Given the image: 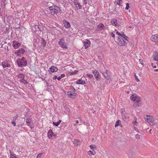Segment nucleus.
I'll use <instances>...</instances> for the list:
<instances>
[{
    "label": "nucleus",
    "mask_w": 158,
    "mask_h": 158,
    "mask_svg": "<svg viewBox=\"0 0 158 158\" xmlns=\"http://www.w3.org/2000/svg\"><path fill=\"white\" fill-rule=\"evenodd\" d=\"M10 158H19L18 157L16 156L15 155H14L13 153L11 152H10Z\"/></svg>",
    "instance_id": "31"
},
{
    "label": "nucleus",
    "mask_w": 158,
    "mask_h": 158,
    "mask_svg": "<svg viewBox=\"0 0 158 158\" xmlns=\"http://www.w3.org/2000/svg\"><path fill=\"white\" fill-rule=\"evenodd\" d=\"M70 87L71 89H72V90H73V91H72V92H74L76 91L75 89L74 88L73 86H71Z\"/></svg>",
    "instance_id": "36"
},
{
    "label": "nucleus",
    "mask_w": 158,
    "mask_h": 158,
    "mask_svg": "<svg viewBox=\"0 0 158 158\" xmlns=\"http://www.w3.org/2000/svg\"><path fill=\"white\" fill-rule=\"evenodd\" d=\"M67 110L68 111H69L70 110L69 108H68V109Z\"/></svg>",
    "instance_id": "62"
},
{
    "label": "nucleus",
    "mask_w": 158,
    "mask_h": 158,
    "mask_svg": "<svg viewBox=\"0 0 158 158\" xmlns=\"http://www.w3.org/2000/svg\"><path fill=\"white\" fill-rule=\"evenodd\" d=\"M76 83L77 84L84 85L85 84V82L84 81H82L81 79H79L76 81Z\"/></svg>",
    "instance_id": "21"
},
{
    "label": "nucleus",
    "mask_w": 158,
    "mask_h": 158,
    "mask_svg": "<svg viewBox=\"0 0 158 158\" xmlns=\"http://www.w3.org/2000/svg\"><path fill=\"white\" fill-rule=\"evenodd\" d=\"M135 121H133L132 122V123H133V124H135V123H137V122L136 121L137 118L136 117L135 118Z\"/></svg>",
    "instance_id": "49"
},
{
    "label": "nucleus",
    "mask_w": 158,
    "mask_h": 158,
    "mask_svg": "<svg viewBox=\"0 0 158 158\" xmlns=\"http://www.w3.org/2000/svg\"><path fill=\"white\" fill-rule=\"evenodd\" d=\"M121 110L122 111H123V109H121Z\"/></svg>",
    "instance_id": "63"
},
{
    "label": "nucleus",
    "mask_w": 158,
    "mask_h": 158,
    "mask_svg": "<svg viewBox=\"0 0 158 158\" xmlns=\"http://www.w3.org/2000/svg\"><path fill=\"white\" fill-rule=\"evenodd\" d=\"M25 52L24 49L23 48H20L18 50L17 52H15V54L19 55L20 54H23Z\"/></svg>",
    "instance_id": "14"
},
{
    "label": "nucleus",
    "mask_w": 158,
    "mask_h": 158,
    "mask_svg": "<svg viewBox=\"0 0 158 158\" xmlns=\"http://www.w3.org/2000/svg\"><path fill=\"white\" fill-rule=\"evenodd\" d=\"M148 122L151 126H153L155 125L154 120L152 118L149 121H148Z\"/></svg>",
    "instance_id": "22"
},
{
    "label": "nucleus",
    "mask_w": 158,
    "mask_h": 158,
    "mask_svg": "<svg viewBox=\"0 0 158 158\" xmlns=\"http://www.w3.org/2000/svg\"><path fill=\"white\" fill-rule=\"evenodd\" d=\"M83 43L84 44V47L85 49H86L90 44V41L88 40H85Z\"/></svg>",
    "instance_id": "13"
},
{
    "label": "nucleus",
    "mask_w": 158,
    "mask_h": 158,
    "mask_svg": "<svg viewBox=\"0 0 158 158\" xmlns=\"http://www.w3.org/2000/svg\"><path fill=\"white\" fill-rule=\"evenodd\" d=\"M35 30L37 31L42 32L44 30L43 28L41 27L40 25H35Z\"/></svg>",
    "instance_id": "12"
},
{
    "label": "nucleus",
    "mask_w": 158,
    "mask_h": 158,
    "mask_svg": "<svg viewBox=\"0 0 158 158\" xmlns=\"http://www.w3.org/2000/svg\"><path fill=\"white\" fill-rule=\"evenodd\" d=\"M121 123V121L120 120H118L116 121L115 124V127H117L119 125V124Z\"/></svg>",
    "instance_id": "30"
},
{
    "label": "nucleus",
    "mask_w": 158,
    "mask_h": 158,
    "mask_svg": "<svg viewBox=\"0 0 158 158\" xmlns=\"http://www.w3.org/2000/svg\"><path fill=\"white\" fill-rule=\"evenodd\" d=\"M57 77L56 76H54V77H53V80H55L56 79H57Z\"/></svg>",
    "instance_id": "51"
},
{
    "label": "nucleus",
    "mask_w": 158,
    "mask_h": 158,
    "mask_svg": "<svg viewBox=\"0 0 158 158\" xmlns=\"http://www.w3.org/2000/svg\"><path fill=\"white\" fill-rule=\"evenodd\" d=\"M88 154L90 156L94 155L93 153L91 151H89L88 152Z\"/></svg>",
    "instance_id": "43"
},
{
    "label": "nucleus",
    "mask_w": 158,
    "mask_h": 158,
    "mask_svg": "<svg viewBox=\"0 0 158 158\" xmlns=\"http://www.w3.org/2000/svg\"><path fill=\"white\" fill-rule=\"evenodd\" d=\"M18 77L19 78H20L23 80L24 79L25 77L23 74L20 73L18 75Z\"/></svg>",
    "instance_id": "24"
},
{
    "label": "nucleus",
    "mask_w": 158,
    "mask_h": 158,
    "mask_svg": "<svg viewBox=\"0 0 158 158\" xmlns=\"http://www.w3.org/2000/svg\"><path fill=\"white\" fill-rule=\"evenodd\" d=\"M116 34H117L118 35L121 36V37H122V35H123V34H122L121 33H119L118 31H117V32Z\"/></svg>",
    "instance_id": "50"
},
{
    "label": "nucleus",
    "mask_w": 158,
    "mask_h": 158,
    "mask_svg": "<svg viewBox=\"0 0 158 158\" xmlns=\"http://www.w3.org/2000/svg\"><path fill=\"white\" fill-rule=\"evenodd\" d=\"M61 121L60 120H59L57 122H53V124L54 125L57 127L60 124V123L61 122Z\"/></svg>",
    "instance_id": "27"
},
{
    "label": "nucleus",
    "mask_w": 158,
    "mask_h": 158,
    "mask_svg": "<svg viewBox=\"0 0 158 158\" xmlns=\"http://www.w3.org/2000/svg\"><path fill=\"white\" fill-rule=\"evenodd\" d=\"M152 57L154 60L155 61H157L158 60V53L157 51H155L154 52Z\"/></svg>",
    "instance_id": "15"
},
{
    "label": "nucleus",
    "mask_w": 158,
    "mask_h": 158,
    "mask_svg": "<svg viewBox=\"0 0 158 158\" xmlns=\"http://www.w3.org/2000/svg\"><path fill=\"white\" fill-rule=\"evenodd\" d=\"M98 57H99V59H101V57H100V56L99 57V56H98Z\"/></svg>",
    "instance_id": "64"
},
{
    "label": "nucleus",
    "mask_w": 158,
    "mask_h": 158,
    "mask_svg": "<svg viewBox=\"0 0 158 158\" xmlns=\"http://www.w3.org/2000/svg\"><path fill=\"white\" fill-rule=\"evenodd\" d=\"M157 41H156V42H158V36H157Z\"/></svg>",
    "instance_id": "61"
},
{
    "label": "nucleus",
    "mask_w": 158,
    "mask_h": 158,
    "mask_svg": "<svg viewBox=\"0 0 158 158\" xmlns=\"http://www.w3.org/2000/svg\"><path fill=\"white\" fill-rule=\"evenodd\" d=\"M59 45L62 48L67 49L68 48L66 45V43L65 42L64 40V38H61L60 40L58 42Z\"/></svg>",
    "instance_id": "5"
},
{
    "label": "nucleus",
    "mask_w": 158,
    "mask_h": 158,
    "mask_svg": "<svg viewBox=\"0 0 158 158\" xmlns=\"http://www.w3.org/2000/svg\"><path fill=\"white\" fill-rule=\"evenodd\" d=\"M89 147H90V148L92 149H93L94 148L96 147V146L95 145H90L89 146Z\"/></svg>",
    "instance_id": "47"
},
{
    "label": "nucleus",
    "mask_w": 158,
    "mask_h": 158,
    "mask_svg": "<svg viewBox=\"0 0 158 158\" xmlns=\"http://www.w3.org/2000/svg\"><path fill=\"white\" fill-rule=\"evenodd\" d=\"M122 1V0H118L117 4L120 6L121 5L120 2Z\"/></svg>",
    "instance_id": "41"
},
{
    "label": "nucleus",
    "mask_w": 158,
    "mask_h": 158,
    "mask_svg": "<svg viewBox=\"0 0 158 158\" xmlns=\"http://www.w3.org/2000/svg\"><path fill=\"white\" fill-rule=\"evenodd\" d=\"M76 73L75 72H73L72 73V74H76Z\"/></svg>",
    "instance_id": "59"
},
{
    "label": "nucleus",
    "mask_w": 158,
    "mask_h": 158,
    "mask_svg": "<svg viewBox=\"0 0 158 158\" xmlns=\"http://www.w3.org/2000/svg\"><path fill=\"white\" fill-rule=\"evenodd\" d=\"M63 23L64 24V27L66 28H69L70 26V23L65 20H64L63 21Z\"/></svg>",
    "instance_id": "17"
},
{
    "label": "nucleus",
    "mask_w": 158,
    "mask_h": 158,
    "mask_svg": "<svg viewBox=\"0 0 158 158\" xmlns=\"http://www.w3.org/2000/svg\"><path fill=\"white\" fill-rule=\"evenodd\" d=\"M151 39L152 41L156 43V41H157V35H152L151 37Z\"/></svg>",
    "instance_id": "19"
},
{
    "label": "nucleus",
    "mask_w": 158,
    "mask_h": 158,
    "mask_svg": "<svg viewBox=\"0 0 158 158\" xmlns=\"http://www.w3.org/2000/svg\"><path fill=\"white\" fill-rule=\"evenodd\" d=\"M27 125L31 129L33 128L34 127V125L32 122H31V123H28V124H27Z\"/></svg>",
    "instance_id": "29"
},
{
    "label": "nucleus",
    "mask_w": 158,
    "mask_h": 158,
    "mask_svg": "<svg viewBox=\"0 0 158 158\" xmlns=\"http://www.w3.org/2000/svg\"><path fill=\"white\" fill-rule=\"evenodd\" d=\"M72 92L68 91L67 92V95L71 98H74L77 95V93L75 92H73L72 93Z\"/></svg>",
    "instance_id": "11"
},
{
    "label": "nucleus",
    "mask_w": 158,
    "mask_h": 158,
    "mask_svg": "<svg viewBox=\"0 0 158 158\" xmlns=\"http://www.w3.org/2000/svg\"><path fill=\"white\" fill-rule=\"evenodd\" d=\"M110 35L113 38H114L115 37V35L112 32L110 33Z\"/></svg>",
    "instance_id": "42"
},
{
    "label": "nucleus",
    "mask_w": 158,
    "mask_h": 158,
    "mask_svg": "<svg viewBox=\"0 0 158 158\" xmlns=\"http://www.w3.org/2000/svg\"><path fill=\"white\" fill-rule=\"evenodd\" d=\"M61 79V78L60 76L58 78H57V79L59 81H60Z\"/></svg>",
    "instance_id": "54"
},
{
    "label": "nucleus",
    "mask_w": 158,
    "mask_h": 158,
    "mask_svg": "<svg viewBox=\"0 0 158 158\" xmlns=\"http://www.w3.org/2000/svg\"><path fill=\"white\" fill-rule=\"evenodd\" d=\"M92 72L94 75L96 80L97 81L100 80L101 79L100 75L98 70L95 69L94 70H93Z\"/></svg>",
    "instance_id": "7"
},
{
    "label": "nucleus",
    "mask_w": 158,
    "mask_h": 158,
    "mask_svg": "<svg viewBox=\"0 0 158 158\" xmlns=\"http://www.w3.org/2000/svg\"><path fill=\"white\" fill-rule=\"evenodd\" d=\"M134 129L135 130V131H137L138 133H140V132H139L140 131L139 130L137 129V128L136 127H134Z\"/></svg>",
    "instance_id": "46"
},
{
    "label": "nucleus",
    "mask_w": 158,
    "mask_h": 158,
    "mask_svg": "<svg viewBox=\"0 0 158 158\" xmlns=\"http://www.w3.org/2000/svg\"><path fill=\"white\" fill-rule=\"evenodd\" d=\"M43 154V153H39L38 154V156H37V158H40L41 156H42Z\"/></svg>",
    "instance_id": "39"
},
{
    "label": "nucleus",
    "mask_w": 158,
    "mask_h": 158,
    "mask_svg": "<svg viewBox=\"0 0 158 158\" xmlns=\"http://www.w3.org/2000/svg\"><path fill=\"white\" fill-rule=\"evenodd\" d=\"M87 75L90 78H92L93 77V75L91 74H87Z\"/></svg>",
    "instance_id": "37"
},
{
    "label": "nucleus",
    "mask_w": 158,
    "mask_h": 158,
    "mask_svg": "<svg viewBox=\"0 0 158 158\" xmlns=\"http://www.w3.org/2000/svg\"><path fill=\"white\" fill-rule=\"evenodd\" d=\"M10 61L9 60H4L2 63V65L3 68L10 67Z\"/></svg>",
    "instance_id": "6"
},
{
    "label": "nucleus",
    "mask_w": 158,
    "mask_h": 158,
    "mask_svg": "<svg viewBox=\"0 0 158 158\" xmlns=\"http://www.w3.org/2000/svg\"><path fill=\"white\" fill-rule=\"evenodd\" d=\"M18 117V116L17 114L13 117L11 123L14 126H16V121Z\"/></svg>",
    "instance_id": "16"
},
{
    "label": "nucleus",
    "mask_w": 158,
    "mask_h": 158,
    "mask_svg": "<svg viewBox=\"0 0 158 158\" xmlns=\"http://www.w3.org/2000/svg\"><path fill=\"white\" fill-rule=\"evenodd\" d=\"M73 143L75 145H80V141L77 139H74L73 141Z\"/></svg>",
    "instance_id": "23"
},
{
    "label": "nucleus",
    "mask_w": 158,
    "mask_h": 158,
    "mask_svg": "<svg viewBox=\"0 0 158 158\" xmlns=\"http://www.w3.org/2000/svg\"><path fill=\"white\" fill-rule=\"evenodd\" d=\"M61 78L64 77L65 76V75L64 74H62L61 75V76H60Z\"/></svg>",
    "instance_id": "52"
},
{
    "label": "nucleus",
    "mask_w": 158,
    "mask_h": 158,
    "mask_svg": "<svg viewBox=\"0 0 158 158\" xmlns=\"http://www.w3.org/2000/svg\"><path fill=\"white\" fill-rule=\"evenodd\" d=\"M139 106L138 104H136V105L135 106L136 107H139Z\"/></svg>",
    "instance_id": "57"
},
{
    "label": "nucleus",
    "mask_w": 158,
    "mask_h": 158,
    "mask_svg": "<svg viewBox=\"0 0 158 158\" xmlns=\"http://www.w3.org/2000/svg\"><path fill=\"white\" fill-rule=\"evenodd\" d=\"M26 122L27 124H28V123H31V122L32 121L30 118H27L26 119Z\"/></svg>",
    "instance_id": "33"
},
{
    "label": "nucleus",
    "mask_w": 158,
    "mask_h": 158,
    "mask_svg": "<svg viewBox=\"0 0 158 158\" xmlns=\"http://www.w3.org/2000/svg\"><path fill=\"white\" fill-rule=\"evenodd\" d=\"M85 4L86 5L87 3V0H83Z\"/></svg>",
    "instance_id": "55"
},
{
    "label": "nucleus",
    "mask_w": 158,
    "mask_h": 158,
    "mask_svg": "<svg viewBox=\"0 0 158 158\" xmlns=\"http://www.w3.org/2000/svg\"><path fill=\"white\" fill-rule=\"evenodd\" d=\"M18 66L20 67L25 66L27 64V61L24 57H23L21 58H18L16 60Z\"/></svg>",
    "instance_id": "1"
},
{
    "label": "nucleus",
    "mask_w": 158,
    "mask_h": 158,
    "mask_svg": "<svg viewBox=\"0 0 158 158\" xmlns=\"http://www.w3.org/2000/svg\"><path fill=\"white\" fill-rule=\"evenodd\" d=\"M155 71L156 72H157L158 71V69H155Z\"/></svg>",
    "instance_id": "60"
},
{
    "label": "nucleus",
    "mask_w": 158,
    "mask_h": 158,
    "mask_svg": "<svg viewBox=\"0 0 158 158\" xmlns=\"http://www.w3.org/2000/svg\"><path fill=\"white\" fill-rule=\"evenodd\" d=\"M119 126L121 127H122L123 125L121 123H120L119 124Z\"/></svg>",
    "instance_id": "56"
},
{
    "label": "nucleus",
    "mask_w": 158,
    "mask_h": 158,
    "mask_svg": "<svg viewBox=\"0 0 158 158\" xmlns=\"http://www.w3.org/2000/svg\"><path fill=\"white\" fill-rule=\"evenodd\" d=\"M117 43L120 46H123L125 45V43L124 40L121 38L118 37Z\"/></svg>",
    "instance_id": "8"
},
{
    "label": "nucleus",
    "mask_w": 158,
    "mask_h": 158,
    "mask_svg": "<svg viewBox=\"0 0 158 158\" xmlns=\"http://www.w3.org/2000/svg\"><path fill=\"white\" fill-rule=\"evenodd\" d=\"M130 99L133 101L139 102L141 101V98L136 94H133L130 97Z\"/></svg>",
    "instance_id": "3"
},
{
    "label": "nucleus",
    "mask_w": 158,
    "mask_h": 158,
    "mask_svg": "<svg viewBox=\"0 0 158 158\" xmlns=\"http://www.w3.org/2000/svg\"><path fill=\"white\" fill-rule=\"evenodd\" d=\"M122 33L123 34L122 37L125 40L127 41L128 42H129V41L128 40V39H129V38L128 37H127L124 33L123 32H122Z\"/></svg>",
    "instance_id": "28"
},
{
    "label": "nucleus",
    "mask_w": 158,
    "mask_h": 158,
    "mask_svg": "<svg viewBox=\"0 0 158 158\" xmlns=\"http://www.w3.org/2000/svg\"><path fill=\"white\" fill-rule=\"evenodd\" d=\"M104 28V26L103 23H101L98 26V28H99L100 30L103 29Z\"/></svg>",
    "instance_id": "26"
},
{
    "label": "nucleus",
    "mask_w": 158,
    "mask_h": 158,
    "mask_svg": "<svg viewBox=\"0 0 158 158\" xmlns=\"http://www.w3.org/2000/svg\"><path fill=\"white\" fill-rule=\"evenodd\" d=\"M41 40L42 41V42L41 43V45L40 46L44 48L46 44V42L45 40L43 38H41Z\"/></svg>",
    "instance_id": "18"
},
{
    "label": "nucleus",
    "mask_w": 158,
    "mask_h": 158,
    "mask_svg": "<svg viewBox=\"0 0 158 158\" xmlns=\"http://www.w3.org/2000/svg\"><path fill=\"white\" fill-rule=\"evenodd\" d=\"M12 45L15 49H16L20 46L21 44L17 41H14L13 42Z\"/></svg>",
    "instance_id": "9"
},
{
    "label": "nucleus",
    "mask_w": 158,
    "mask_h": 158,
    "mask_svg": "<svg viewBox=\"0 0 158 158\" xmlns=\"http://www.w3.org/2000/svg\"><path fill=\"white\" fill-rule=\"evenodd\" d=\"M104 77L107 80H111L112 79V77L110 75V72L107 69L104 72H102Z\"/></svg>",
    "instance_id": "4"
},
{
    "label": "nucleus",
    "mask_w": 158,
    "mask_h": 158,
    "mask_svg": "<svg viewBox=\"0 0 158 158\" xmlns=\"http://www.w3.org/2000/svg\"><path fill=\"white\" fill-rule=\"evenodd\" d=\"M20 81L21 82L25 84H27L28 83V82L24 79L23 80V81Z\"/></svg>",
    "instance_id": "38"
},
{
    "label": "nucleus",
    "mask_w": 158,
    "mask_h": 158,
    "mask_svg": "<svg viewBox=\"0 0 158 158\" xmlns=\"http://www.w3.org/2000/svg\"><path fill=\"white\" fill-rule=\"evenodd\" d=\"M129 4L128 3H127L126 4V7L125 8V9L126 10H127L129 8Z\"/></svg>",
    "instance_id": "35"
},
{
    "label": "nucleus",
    "mask_w": 158,
    "mask_h": 158,
    "mask_svg": "<svg viewBox=\"0 0 158 158\" xmlns=\"http://www.w3.org/2000/svg\"><path fill=\"white\" fill-rule=\"evenodd\" d=\"M144 118L145 119H146V120H147V121H149L151 119L150 118V116L148 115H147L145 116L144 117Z\"/></svg>",
    "instance_id": "32"
},
{
    "label": "nucleus",
    "mask_w": 158,
    "mask_h": 158,
    "mask_svg": "<svg viewBox=\"0 0 158 158\" xmlns=\"http://www.w3.org/2000/svg\"><path fill=\"white\" fill-rule=\"evenodd\" d=\"M50 70L52 72H55L57 71L58 68L54 66H52L50 68Z\"/></svg>",
    "instance_id": "20"
},
{
    "label": "nucleus",
    "mask_w": 158,
    "mask_h": 158,
    "mask_svg": "<svg viewBox=\"0 0 158 158\" xmlns=\"http://www.w3.org/2000/svg\"><path fill=\"white\" fill-rule=\"evenodd\" d=\"M139 62L141 64L143 65V60L141 59H139Z\"/></svg>",
    "instance_id": "45"
},
{
    "label": "nucleus",
    "mask_w": 158,
    "mask_h": 158,
    "mask_svg": "<svg viewBox=\"0 0 158 158\" xmlns=\"http://www.w3.org/2000/svg\"><path fill=\"white\" fill-rule=\"evenodd\" d=\"M151 65L152 66V67L154 68H155L156 67V65L153 66V63Z\"/></svg>",
    "instance_id": "53"
},
{
    "label": "nucleus",
    "mask_w": 158,
    "mask_h": 158,
    "mask_svg": "<svg viewBox=\"0 0 158 158\" xmlns=\"http://www.w3.org/2000/svg\"><path fill=\"white\" fill-rule=\"evenodd\" d=\"M135 80L137 82H139V80L137 76H136L135 75Z\"/></svg>",
    "instance_id": "40"
},
{
    "label": "nucleus",
    "mask_w": 158,
    "mask_h": 158,
    "mask_svg": "<svg viewBox=\"0 0 158 158\" xmlns=\"http://www.w3.org/2000/svg\"><path fill=\"white\" fill-rule=\"evenodd\" d=\"M117 21L116 19H114L111 21V23L113 25L116 26L117 25Z\"/></svg>",
    "instance_id": "25"
},
{
    "label": "nucleus",
    "mask_w": 158,
    "mask_h": 158,
    "mask_svg": "<svg viewBox=\"0 0 158 158\" xmlns=\"http://www.w3.org/2000/svg\"><path fill=\"white\" fill-rule=\"evenodd\" d=\"M135 136L137 139H140V135L138 134H136Z\"/></svg>",
    "instance_id": "44"
},
{
    "label": "nucleus",
    "mask_w": 158,
    "mask_h": 158,
    "mask_svg": "<svg viewBox=\"0 0 158 158\" xmlns=\"http://www.w3.org/2000/svg\"><path fill=\"white\" fill-rule=\"evenodd\" d=\"M74 3L76 6V7H77V4H79V2H78L77 0H74L73 2Z\"/></svg>",
    "instance_id": "34"
},
{
    "label": "nucleus",
    "mask_w": 158,
    "mask_h": 158,
    "mask_svg": "<svg viewBox=\"0 0 158 158\" xmlns=\"http://www.w3.org/2000/svg\"><path fill=\"white\" fill-rule=\"evenodd\" d=\"M78 7V8L79 9H81V5L79 3V4H77V7Z\"/></svg>",
    "instance_id": "48"
},
{
    "label": "nucleus",
    "mask_w": 158,
    "mask_h": 158,
    "mask_svg": "<svg viewBox=\"0 0 158 158\" xmlns=\"http://www.w3.org/2000/svg\"><path fill=\"white\" fill-rule=\"evenodd\" d=\"M49 9L52 15L57 14L59 13L61 10L59 7L56 6H52L49 7Z\"/></svg>",
    "instance_id": "2"
},
{
    "label": "nucleus",
    "mask_w": 158,
    "mask_h": 158,
    "mask_svg": "<svg viewBox=\"0 0 158 158\" xmlns=\"http://www.w3.org/2000/svg\"><path fill=\"white\" fill-rule=\"evenodd\" d=\"M79 122V121L78 120H77L76 121V123H78Z\"/></svg>",
    "instance_id": "58"
},
{
    "label": "nucleus",
    "mask_w": 158,
    "mask_h": 158,
    "mask_svg": "<svg viewBox=\"0 0 158 158\" xmlns=\"http://www.w3.org/2000/svg\"><path fill=\"white\" fill-rule=\"evenodd\" d=\"M53 136H56V135L53 133L52 130L50 129L48 131V136L49 139H51Z\"/></svg>",
    "instance_id": "10"
}]
</instances>
